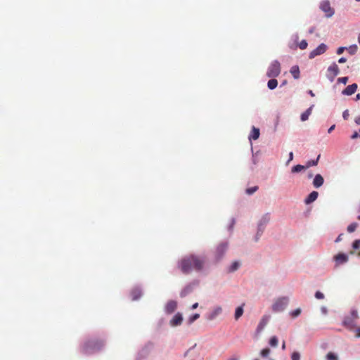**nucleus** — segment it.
Returning a JSON list of instances; mask_svg holds the SVG:
<instances>
[{"label": "nucleus", "mask_w": 360, "mask_h": 360, "mask_svg": "<svg viewBox=\"0 0 360 360\" xmlns=\"http://www.w3.org/2000/svg\"><path fill=\"white\" fill-rule=\"evenodd\" d=\"M205 264V260L195 255L186 256L179 262V268L184 274H188L192 270L200 271Z\"/></svg>", "instance_id": "nucleus-1"}, {"label": "nucleus", "mask_w": 360, "mask_h": 360, "mask_svg": "<svg viewBox=\"0 0 360 360\" xmlns=\"http://www.w3.org/2000/svg\"><path fill=\"white\" fill-rule=\"evenodd\" d=\"M104 342L100 339H89L88 340L83 346V352L86 354H92L101 349L103 346Z\"/></svg>", "instance_id": "nucleus-2"}, {"label": "nucleus", "mask_w": 360, "mask_h": 360, "mask_svg": "<svg viewBox=\"0 0 360 360\" xmlns=\"http://www.w3.org/2000/svg\"><path fill=\"white\" fill-rule=\"evenodd\" d=\"M281 73V65L277 60L273 61L269 66L266 71L268 77H276Z\"/></svg>", "instance_id": "nucleus-3"}, {"label": "nucleus", "mask_w": 360, "mask_h": 360, "mask_svg": "<svg viewBox=\"0 0 360 360\" xmlns=\"http://www.w3.org/2000/svg\"><path fill=\"white\" fill-rule=\"evenodd\" d=\"M289 303V300L286 297H281L277 299L272 305V310L274 312H280L283 311Z\"/></svg>", "instance_id": "nucleus-4"}, {"label": "nucleus", "mask_w": 360, "mask_h": 360, "mask_svg": "<svg viewBox=\"0 0 360 360\" xmlns=\"http://www.w3.org/2000/svg\"><path fill=\"white\" fill-rule=\"evenodd\" d=\"M319 7L320 9L325 13L326 18H330L335 13L334 9L330 6V2L328 0L322 1Z\"/></svg>", "instance_id": "nucleus-5"}, {"label": "nucleus", "mask_w": 360, "mask_h": 360, "mask_svg": "<svg viewBox=\"0 0 360 360\" xmlns=\"http://www.w3.org/2000/svg\"><path fill=\"white\" fill-rule=\"evenodd\" d=\"M328 46L326 44L321 43L315 49L309 53V58L313 59L315 57L324 53L327 51Z\"/></svg>", "instance_id": "nucleus-6"}, {"label": "nucleus", "mask_w": 360, "mask_h": 360, "mask_svg": "<svg viewBox=\"0 0 360 360\" xmlns=\"http://www.w3.org/2000/svg\"><path fill=\"white\" fill-rule=\"evenodd\" d=\"M342 324L345 327L351 330L356 328L357 326L356 320H354V318H351L349 316L345 318Z\"/></svg>", "instance_id": "nucleus-7"}, {"label": "nucleus", "mask_w": 360, "mask_h": 360, "mask_svg": "<svg viewBox=\"0 0 360 360\" xmlns=\"http://www.w3.org/2000/svg\"><path fill=\"white\" fill-rule=\"evenodd\" d=\"M228 248V243H220L215 251L216 257L217 259H220L226 252V250Z\"/></svg>", "instance_id": "nucleus-8"}, {"label": "nucleus", "mask_w": 360, "mask_h": 360, "mask_svg": "<svg viewBox=\"0 0 360 360\" xmlns=\"http://www.w3.org/2000/svg\"><path fill=\"white\" fill-rule=\"evenodd\" d=\"M269 319H270V316H269V315L263 316V317L260 320V321L257 326V330H256L257 333H260L263 330L264 327L268 323Z\"/></svg>", "instance_id": "nucleus-9"}, {"label": "nucleus", "mask_w": 360, "mask_h": 360, "mask_svg": "<svg viewBox=\"0 0 360 360\" xmlns=\"http://www.w3.org/2000/svg\"><path fill=\"white\" fill-rule=\"evenodd\" d=\"M358 88V86L356 83H354L352 84H350L347 86L342 91V94L345 96H351L354 94L356 89Z\"/></svg>", "instance_id": "nucleus-10"}, {"label": "nucleus", "mask_w": 360, "mask_h": 360, "mask_svg": "<svg viewBox=\"0 0 360 360\" xmlns=\"http://www.w3.org/2000/svg\"><path fill=\"white\" fill-rule=\"evenodd\" d=\"M176 307H177L176 302H175L174 300H170L167 303V304L165 306V311L167 314H172L176 310Z\"/></svg>", "instance_id": "nucleus-11"}, {"label": "nucleus", "mask_w": 360, "mask_h": 360, "mask_svg": "<svg viewBox=\"0 0 360 360\" xmlns=\"http://www.w3.org/2000/svg\"><path fill=\"white\" fill-rule=\"evenodd\" d=\"M323 183L324 179L323 176L318 174L314 176L312 184L314 188H320L323 184Z\"/></svg>", "instance_id": "nucleus-12"}, {"label": "nucleus", "mask_w": 360, "mask_h": 360, "mask_svg": "<svg viewBox=\"0 0 360 360\" xmlns=\"http://www.w3.org/2000/svg\"><path fill=\"white\" fill-rule=\"evenodd\" d=\"M183 321V317L180 313H177L174 315L172 319L170 321V324L172 326H176L181 323Z\"/></svg>", "instance_id": "nucleus-13"}, {"label": "nucleus", "mask_w": 360, "mask_h": 360, "mask_svg": "<svg viewBox=\"0 0 360 360\" xmlns=\"http://www.w3.org/2000/svg\"><path fill=\"white\" fill-rule=\"evenodd\" d=\"M319 193L317 191H312L309 193V195L304 200V202L307 205L315 201L318 198Z\"/></svg>", "instance_id": "nucleus-14"}, {"label": "nucleus", "mask_w": 360, "mask_h": 360, "mask_svg": "<svg viewBox=\"0 0 360 360\" xmlns=\"http://www.w3.org/2000/svg\"><path fill=\"white\" fill-rule=\"evenodd\" d=\"M327 72L337 76L340 73L338 65L335 63H333L327 69Z\"/></svg>", "instance_id": "nucleus-15"}, {"label": "nucleus", "mask_w": 360, "mask_h": 360, "mask_svg": "<svg viewBox=\"0 0 360 360\" xmlns=\"http://www.w3.org/2000/svg\"><path fill=\"white\" fill-rule=\"evenodd\" d=\"M314 105H311L308 109L301 114L300 120L302 122H305L309 119V115L311 114L312 109Z\"/></svg>", "instance_id": "nucleus-16"}, {"label": "nucleus", "mask_w": 360, "mask_h": 360, "mask_svg": "<svg viewBox=\"0 0 360 360\" xmlns=\"http://www.w3.org/2000/svg\"><path fill=\"white\" fill-rule=\"evenodd\" d=\"M266 222H267V221L264 220V221H261L258 224L257 233V235H256L255 239V241H258L259 236L262 234L264 229L265 224H266Z\"/></svg>", "instance_id": "nucleus-17"}, {"label": "nucleus", "mask_w": 360, "mask_h": 360, "mask_svg": "<svg viewBox=\"0 0 360 360\" xmlns=\"http://www.w3.org/2000/svg\"><path fill=\"white\" fill-rule=\"evenodd\" d=\"M335 259L338 264H343L348 261V256L344 253H339L335 257Z\"/></svg>", "instance_id": "nucleus-18"}, {"label": "nucleus", "mask_w": 360, "mask_h": 360, "mask_svg": "<svg viewBox=\"0 0 360 360\" xmlns=\"http://www.w3.org/2000/svg\"><path fill=\"white\" fill-rule=\"evenodd\" d=\"M259 129L258 128L253 127L251 133L249 136V139L257 140L259 137Z\"/></svg>", "instance_id": "nucleus-19"}, {"label": "nucleus", "mask_w": 360, "mask_h": 360, "mask_svg": "<svg viewBox=\"0 0 360 360\" xmlns=\"http://www.w3.org/2000/svg\"><path fill=\"white\" fill-rule=\"evenodd\" d=\"M222 311V309L221 307H216L212 313L209 316V319L212 320L215 319L219 314H220Z\"/></svg>", "instance_id": "nucleus-20"}, {"label": "nucleus", "mask_w": 360, "mask_h": 360, "mask_svg": "<svg viewBox=\"0 0 360 360\" xmlns=\"http://www.w3.org/2000/svg\"><path fill=\"white\" fill-rule=\"evenodd\" d=\"M270 80H269L267 83V86L269 89H274L278 85V81L275 79V77H271Z\"/></svg>", "instance_id": "nucleus-21"}, {"label": "nucleus", "mask_w": 360, "mask_h": 360, "mask_svg": "<svg viewBox=\"0 0 360 360\" xmlns=\"http://www.w3.org/2000/svg\"><path fill=\"white\" fill-rule=\"evenodd\" d=\"M243 305L236 308L235 311V319L238 320L243 314Z\"/></svg>", "instance_id": "nucleus-22"}, {"label": "nucleus", "mask_w": 360, "mask_h": 360, "mask_svg": "<svg viewBox=\"0 0 360 360\" xmlns=\"http://www.w3.org/2000/svg\"><path fill=\"white\" fill-rule=\"evenodd\" d=\"M326 360H339V357L337 354L333 352H328L326 356Z\"/></svg>", "instance_id": "nucleus-23"}, {"label": "nucleus", "mask_w": 360, "mask_h": 360, "mask_svg": "<svg viewBox=\"0 0 360 360\" xmlns=\"http://www.w3.org/2000/svg\"><path fill=\"white\" fill-rule=\"evenodd\" d=\"M319 158H320V155H319L316 160H309V161L306 163V168H309V167H311V166H315V165H316L318 164V162H319Z\"/></svg>", "instance_id": "nucleus-24"}, {"label": "nucleus", "mask_w": 360, "mask_h": 360, "mask_svg": "<svg viewBox=\"0 0 360 360\" xmlns=\"http://www.w3.org/2000/svg\"><path fill=\"white\" fill-rule=\"evenodd\" d=\"M357 226H358L357 223H355V222H354V223H352L351 224H349V225L347 226V231H348L349 233H352V232H354V231L356 230V229Z\"/></svg>", "instance_id": "nucleus-25"}, {"label": "nucleus", "mask_w": 360, "mask_h": 360, "mask_svg": "<svg viewBox=\"0 0 360 360\" xmlns=\"http://www.w3.org/2000/svg\"><path fill=\"white\" fill-rule=\"evenodd\" d=\"M278 338L276 336L271 338V339L269 340V345L271 347H276L278 345Z\"/></svg>", "instance_id": "nucleus-26"}, {"label": "nucleus", "mask_w": 360, "mask_h": 360, "mask_svg": "<svg viewBox=\"0 0 360 360\" xmlns=\"http://www.w3.org/2000/svg\"><path fill=\"white\" fill-rule=\"evenodd\" d=\"M307 46H308V44H307V41L305 39L302 40V41L299 43V44H298L299 48H300V49H302V50H304V49H307Z\"/></svg>", "instance_id": "nucleus-27"}, {"label": "nucleus", "mask_w": 360, "mask_h": 360, "mask_svg": "<svg viewBox=\"0 0 360 360\" xmlns=\"http://www.w3.org/2000/svg\"><path fill=\"white\" fill-rule=\"evenodd\" d=\"M200 317V314H193L192 316H191L188 319V323H193L195 321H196L198 318Z\"/></svg>", "instance_id": "nucleus-28"}, {"label": "nucleus", "mask_w": 360, "mask_h": 360, "mask_svg": "<svg viewBox=\"0 0 360 360\" xmlns=\"http://www.w3.org/2000/svg\"><path fill=\"white\" fill-rule=\"evenodd\" d=\"M357 49L358 48L356 45H352L348 48V51L351 55H354L357 51Z\"/></svg>", "instance_id": "nucleus-29"}, {"label": "nucleus", "mask_w": 360, "mask_h": 360, "mask_svg": "<svg viewBox=\"0 0 360 360\" xmlns=\"http://www.w3.org/2000/svg\"><path fill=\"white\" fill-rule=\"evenodd\" d=\"M258 189V186H255L251 188H248L246 189V193L248 195L253 194L255 191H257Z\"/></svg>", "instance_id": "nucleus-30"}, {"label": "nucleus", "mask_w": 360, "mask_h": 360, "mask_svg": "<svg viewBox=\"0 0 360 360\" xmlns=\"http://www.w3.org/2000/svg\"><path fill=\"white\" fill-rule=\"evenodd\" d=\"M270 349L269 348H265V349H263L261 352H260V355L262 356V357H267L269 354H270Z\"/></svg>", "instance_id": "nucleus-31"}, {"label": "nucleus", "mask_w": 360, "mask_h": 360, "mask_svg": "<svg viewBox=\"0 0 360 360\" xmlns=\"http://www.w3.org/2000/svg\"><path fill=\"white\" fill-rule=\"evenodd\" d=\"M240 264L238 262H234L229 268V271H234L237 270L239 267Z\"/></svg>", "instance_id": "nucleus-32"}, {"label": "nucleus", "mask_w": 360, "mask_h": 360, "mask_svg": "<svg viewBox=\"0 0 360 360\" xmlns=\"http://www.w3.org/2000/svg\"><path fill=\"white\" fill-rule=\"evenodd\" d=\"M300 77V70L297 65H294V79H297Z\"/></svg>", "instance_id": "nucleus-33"}, {"label": "nucleus", "mask_w": 360, "mask_h": 360, "mask_svg": "<svg viewBox=\"0 0 360 360\" xmlns=\"http://www.w3.org/2000/svg\"><path fill=\"white\" fill-rule=\"evenodd\" d=\"M306 168V165H297L294 166V172H299Z\"/></svg>", "instance_id": "nucleus-34"}, {"label": "nucleus", "mask_w": 360, "mask_h": 360, "mask_svg": "<svg viewBox=\"0 0 360 360\" xmlns=\"http://www.w3.org/2000/svg\"><path fill=\"white\" fill-rule=\"evenodd\" d=\"M352 248L355 250L360 248V239L355 240L352 243Z\"/></svg>", "instance_id": "nucleus-35"}, {"label": "nucleus", "mask_w": 360, "mask_h": 360, "mask_svg": "<svg viewBox=\"0 0 360 360\" xmlns=\"http://www.w3.org/2000/svg\"><path fill=\"white\" fill-rule=\"evenodd\" d=\"M349 317L354 318V320H356L359 317L357 310L355 309H352L351 311V315L349 316Z\"/></svg>", "instance_id": "nucleus-36"}, {"label": "nucleus", "mask_w": 360, "mask_h": 360, "mask_svg": "<svg viewBox=\"0 0 360 360\" xmlns=\"http://www.w3.org/2000/svg\"><path fill=\"white\" fill-rule=\"evenodd\" d=\"M348 82L347 77H340L338 79V83H342L343 84H346Z\"/></svg>", "instance_id": "nucleus-37"}, {"label": "nucleus", "mask_w": 360, "mask_h": 360, "mask_svg": "<svg viewBox=\"0 0 360 360\" xmlns=\"http://www.w3.org/2000/svg\"><path fill=\"white\" fill-rule=\"evenodd\" d=\"M335 77L336 76H335L334 75L327 72L326 77L330 82H333L334 81Z\"/></svg>", "instance_id": "nucleus-38"}, {"label": "nucleus", "mask_w": 360, "mask_h": 360, "mask_svg": "<svg viewBox=\"0 0 360 360\" xmlns=\"http://www.w3.org/2000/svg\"><path fill=\"white\" fill-rule=\"evenodd\" d=\"M315 297L316 299H323L324 298V295L321 292L317 291L315 293Z\"/></svg>", "instance_id": "nucleus-39"}, {"label": "nucleus", "mask_w": 360, "mask_h": 360, "mask_svg": "<svg viewBox=\"0 0 360 360\" xmlns=\"http://www.w3.org/2000/svg\"><path fill=\"white\" fill-rule=\"evenodd\" d=\"M349 116V110H345L343 113H342V117L344 120H347L348 119Z\"/></svg>", "instance_id": "nucleus-40"}, {"label": "nucleus", "mask_w": 360, "mask_h": 360, "mask_svg": "<svg viewBox=\"0 0 360 360\" xmlns=\"http://www.w3.org/2000/svg\"><path fill=\"white\" fill-rule=\"evenodd\" d=\"M346 48L345 47H343V46H341V47H339L338 49H337V54L338 55H340L343 53V51H345Z\"/></svg>", "instance_id": "nucleus-41"}, {"label": "nucleus", "mask_w": 360, "mask_h": 360, "mask_svg": "<svg viewBox=\"0 0 360 360\" xmlns=\"http://www.w3.org/2000/svg\"><path fill=\"white\" fill-rule=\"evenodd\" d=\"M301 314V309L297 308L294 310V317L298 316Z\"/></svg>", "instance_id": "nucleus-42"}, {"label": "nucleus", "mask_w": 360, "mask_h": 360, "mask_svg": "<svg viewBox=\"0 0 360 360\" xmlns=\"http://www.w3.org/2000/svg\"><path fill=\"white\" fill-rule=\"evenodd\" d=\"M294 360H300V354L298 352H294Z\"/></svg>", "instance_id": "nucleus-43"}, {"label": "nucleus", "mask_w": 360, "mask_h": 360, "mask_svg": "<svg viewBox=\"0 0 360 360\" xmlns=\"http://www.w3.org/2000/svg\"><path fill=\"white\" fill-rule=\"evenodd\" d=\"M347 61V58L345 57H342L338 60L339 63H344Z\"/></svg>", "instance_id": "nucleus-44"}, {"label": "nucleus", "mask_w": 360, "mask_h": 360, "mask_svg": "<svg viewBox=\"0 0 360 360\" xmlns=\"http://www.w3.org/2000/svg\"><path fill=\"white\" fill-rule=\"evenodd\" d=\"M342 234H340V235L337 237V238L335 240V243H338V242L341 241V240H342Z\"/></svg>", "instance_id": "nucleus-45"}, {"label": "nucleus", "mask_w": 360, "mask_h": 360, "mask_svg": "<svg viewBox=\"0 0 360 360\" xmlns=\"http://www.w3.org/2000/svg\"><path fill=\"white\" fill-rule=\"evenodd\" d=\"M321 312L323 314H327V309L326 307H322L321 308Z\"/></svg>", "instance_id": "nucleus-46"}, {"label": "nucleus", "mask_w": 360, "mask_h": 360, "mask_svg": "<svg viewBox=\"0 0 360 360\" xmlns=\"http://www.w3.org/2000/svg\"><path fill=\"white\" fill-rule=\"evenodd\" d=\"M289 160L287 161V165L289 164V162L292 160V152H290L289 153Z\"/></svg>", "instance_id": "nucleus-47"}, {"label": "nucleus", "mask_w": 360, "mask_h": 360, "mask_svg": "<svg viewBox=\"0 0 360 360\" xmlns=\"http://www.w3.org/2000/svg\"><path fill=\"white\" fill-rule=\"evenodd\" d=\"M355 331L356 333V337L357 338H360V327L359 328H356Z\"/></svg>", "instance_id": "nucleus-48"}, {"label": "nucleus", "mask_w": 360, "mask_h": 360, "mask_svg": "<svg viewBox=\"0 0 360 360\" xmlns=\"http://www.w3.org/2000/svg\"><path fill=\"white\" fill-rule=\"evenodd\" d=\"M359 136V134L355 131L351 136L352 139H356L357 137Z\"/></svg>", "instance_id": "nucleus-49"}, {"label": "nucleus", "mask_w": 360, "mask_h": 360, "mask_svg": "<svg viewBox=\"0 0 360 360\" xmlns=\"http://www.w3.org/2000/svg\"><path fill=\"white\" fill-rule=\"evenodd\" d=\"M335 124L332 125L328 129V133H331L332 131L335 129Z\"/></svg>", "instance_id": "nucleus-50"}, {"label": "nucleus", "mask_w": 360, "mask_h": 360, "mask_svg": "<svg viewBox=\"0 0 360 360\" xmlns=\"http://www.w3.org/2000/svg\"><path fill=\"white\" fill-rule=\"evenodd\" d=\"M198 307V303L196 302L192 305L191 309H195Z\"/></svg>", "instance_id": "nucleus-51"}, {"label": "nucleus", "mask_w": 360, "mask_h": 360, "mask_svg": "<svg viewBox=\"0 0 360 360\" xmlns=\"http://www.w3.org/2000/svg\"><path fill=\"white\" fill-rule=\"evenodd\" d=\"M360 100V94H357L355 96V101Z\"/></svg>", "instance_id": "nucleus-52"}, {"label": "nucleus", "mask_w": 360, "mask_h": 360, "mask_svg": "<svg viewBox=\"0 0 360 360\" xmlns=\"http://www.w3.org/2000/svg\"><path fill=\"white\" fill-rule=\"evenodd\" d=\"M308 94L311 96H314V92L311 91V90H309L308 91Z\"/></svg>", "instance_id": "nucleus-53"}, {"label": "nucleus", "mask_w": 360, "mask_h": 360, "mask_svg": "<svg viewBox=\"0 0 360 360\" xmlns=\"http://www.w3.org/2000/svg\"><path fill=\"white\" fill-rule=\"evenodd\" d=\"M228 360H238V359L236 358V357H231V358L229 359Z\"/></svg>", "instance_id": "nucleus-54"}, {"label": "nucleus", "mask_w": 360, "mask_h": 360, "mask_svg": "<svg viewBox=\"0 0 360 360\" xmlns=\"http://www.w3.org/2000/svg\"><path fill=\"white\" fill-rule=\"evenodd\" d=\"M181 295V297H184L185 295V293L184 292H182Z\"/></svg>", "instance_id": "nucleus-55"}, {"label": "nucleus", "mask_w": 360, "mask_h": 360, "mask_svg": "<svg viewBox=\"0 0 360 360\" xmlns=\"http://www.w3.org/2000/svg\"><path fill=\"white\" fill-rule=\"evenodd\" d=\"M313 31H314V30H313V29H310V30H309V33H312V32H313Z\"/></svg>", "instance_id": "nucleus-56"}, {"label": "nucleus", "mask_w": 360, "mask_h": 360, "mask_svg": "<svg viewBox=\"0 0 360 360\" xmlns=\"http://www.w3.org/2000/svg\"><path fill=\"white\" fill-rule=\"evenodd\" d=\"M188 352H189V350H188V351L185 353V354H184V355H185V356H186V355L188 354Z\"/></svg>", "instance_id": "nucleus-57"}, {"label": "nucleus", "mask_w": 360, "mask_h": 360, "mask_svg": "<svg viewBox=\"0 0 360 360\" xmlns=\"http://www.w3.org/2000/svg\"><path fill=\"white\" fill-rule=\"evenodd\" d=\"M290 73H292V69H290Z\"/></svg>", "instance_id": "nucleus-58"}, {"label": "nucleus", "mask_w": 360, "mask_h": 360, "mask_svg": "<svg viewBox=\"0 0 360 360\" xmlns=\"http://www.w3.org/2000/svg\"><path fill=\"white\" fill-rule=\"evenodd\" d=\"M311 176H312V174H310L309 175V178H311Z\"/></svg>", "instance_id": "nucleus-59"}, {"label": "nucleus", "mask_w": 360, "mask_h": 360, "mask_svg": "<svg viewBox=\"0 0 360 360\" xmlns=\"http://www.w3.org/2000/svg\"><path fill=\"white\" fill-rule=\"evenodd\" d=\"M358 219L360 220V215L358 216Z\"/></svg>", "instance_id": "nucleus-60"}, {"label": "nucleus", "mask_w": 360, "mask_h": 360, "mask_svg": "<svg viewBox=\"0 0 360 360\" xmlns=\"http://www.w3.org/2000/svg\"><path fill=\"white\" fill-rule=\"evenodd\" d=\"M356 1H360V0H356Z\"/></svg>", "instance_id": "nucleus-61"}, {"label": "nucleus", "mask_w": 360, "mask_h": 360, "mask_svg": "<svg viewBox=\"0 0 360 360\" xmlns=\"http://www.w3.org/2000/svg\"><path fill=\"white\" fill-rule=\"evenodd\" d=\"M255 360H259V359H255Z\"/></svg>", "instance_id": "nucleus-62"}]
</instances>
